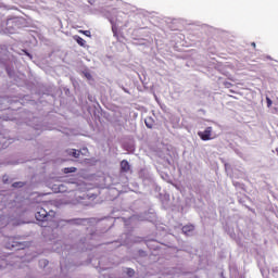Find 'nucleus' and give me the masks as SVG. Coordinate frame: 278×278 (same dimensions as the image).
I'll use <instances>...</instances> for the list:
<instances>
[{"label":"nucleus","mask_w":278,"mask_h":278,"mask_svg":"<svg viewBox=\"0 0 278 278\" xmlns=\"http://www.w3.org/2000/svg\"><path fill=\"white\" fill-rule=\"evenodd\" d=\"M35 218L36 220H39V223H49L55 218V212H48L45 207H38L35 214Z\"/></svg>","instance_id":"nucleus-1"},{"label":"nucleus","mask_w":278,"mask_h":278,"mask_svg":"<svg viewBox=\"0 0 278 278\" xmlns=\"http://www.w3.org/2000/svg\"><path fill=\"white\" fill-rule=\"evenodd\" d=\"M5 248L7 249H23V243L18 242L15 237H8L5 239Z\"/></svg>","instance_id":"nucleus-2"},{"label":"nucleus","mask_w":278,"mask_h":278,"mask_svg":"<svg viewBox=\"0 0 278 278\" xmlns=\"http://www.w3.org/2000/svg\"><path fill=\"white\" fill-rule=\"evenodd\" d=\"M198 136L204 142H207V140H212V127H206L204 131H199Z\"/></svg>","instance_id":"nucleus-3"},{"label":"nucleus","mask_w":278,"mask_h":278,"mask_svg":"<svg viewBox=\"0 0 278 278\" xmlns=\"http://www.w3.org/2000/svg\"><path fill=\"white\" fill-rule=\"evenodd\" d=\"M121 170L122 173H129V170H131V165H129L127 160H123L121 162Z\"/></svg>","instance_id":"nucleus-4"},{"label":"nucleus","mask_w":278,"mask_h":278,"mask_svg":"<svg viewBox=\"0 0 278 278\" xmlns=\"http://www.w3.org/2000/svg\"><path fill=\"white\" fill-rule=\"evenodd\" d=\"M74 40L79 45V47H86V41L80 36H74Z\"/></svg>","instance_id":"nucleus-5"},{"label":"nucleus","mask_w":278,"mask_h":278,"mask_svg":"<svg viewBox=\"0 0 278 278\" xmlns=\"http://www.w3.org/2000/svg\"><path fill=\"white\" fill-rule=\"evenodd\" d=\"M67 153L68 155H72V157H79V155H81V151L75 149L68 150Z\"/></svg>","instance_id":"nucleus-6"},{"label":"nucleus","mask_w":278,"mask_h":278,"mask_svg":"<svg viewBox=\"0 0 278 278\" xmlns=\"http://www.w3.org/2000/svg\"><path fill=\"white\" fill-rule=\"evenodd\" d=\"M63 173H64L65 175H68V173H77V167H65V168L63 169Z\"/></svg>","instance_id":"nucleus-7"},{"label":"nucleus","mask_w":278,"mask_h":278,"mask_svg":"<svg viewBox=\"0 0 278 278\" xmlns=\"http://www.w3.org/2000/svg\"><path fill=\"white\" fill-rule=\"evenodd\" d=\"M23 186H25V184H24V182H21V181L14 182V184L12 185L13 188H23Z\"/></svg>","instance_id":"nucleus-8"},{"label":"nucleus","mask_w":278,"mask_h":278,"mask_svg":"<svg viewBox=\"0 0 278 278\" xmlns=\"http://www.w3.org/2000/svg\"><path fill=\"white\" fill-rule=\"evenodd\" d=\"M149 121L151 119H146V126L148 127V129H153V124L149 123Z\"/></svg>","instance_id":"nucleus-9"},{"label":"nucleus","mask_w":278,"mask_h":278,"mask_svg":"<svg viewBox=\"0 0 278 278\" xmlns=\"http://www.w3.org/2000/svg\"><path fill=\"white\" fill-rule=\"evenodd\" d=\"M79 34H84V36L90 37V30H79Z\"/></svg>","instance_id":"nucleus-10"},{"label":"nucleus","mask_w":278,"mask_h":278,"mask_svg":"<svg viewBox=\"0 0 278 278\" xmlns=\"http://www.w3.org/2000/svg\"><path fill=\"white\" fill-rule=\"evenodd\" d=\"M182 229H184V231H191V229H193V227L192 226H190V227L185 226Z\"/></svg>","instance_id":"nucleus-11"},{"label":"nucleus","mask_w":278,"mask_h":278,"mask_svg":"<svg viewBox=\"0 0 278 278\" xmlns=\"http://www.w3.org/2000/svg\"><path fill=\"white\" fill-rule=\"evenodd\" d=\"M267 105H268V108H270V105H273V101H270L269 98H267Z\"/></svg>","instance_id":"nucleus-12"},{"label":"nucleus","mask_w":278,"mask_h":278,"mask_svg":"<svg viewBox=\"0 0 278 278\" xmlns=\"http://www.w3.org/2000/svg\"><path fill=\"white\" fill-rule=\"evenodd\" d=\"M62 188H64V185L59 186V192H62Z\"/></svg>","instance_id":"nucleus-13"},{"label":"nucleus","mask_w":278,"mask_h":278,"mask_svg":"<svg viewBox=\"0 0 278 278\" xmlns=\"http://www.w3.org/2000/svg\"><path fill=\"white\" fill-rule=\"evenodd\" d=\"M112 31H113L114 36H116V29L114 27H112Z\"/></svg>","instance_id":"nucleus-14"},{"label":"nucleus","mask_w":278,"mask_h":278,"mask_svg":"<svg viewBox=\"0 0 278 278\" xmlns=\"http://www.w3.org/2000/svg\"><path fill=\"white\" fill-rule=\"evenodd\" d=\"M3 181L4 184H8V179L5 178V176H3Z\"/></svg>","instance_id":"nucleus-15"},{"label":"nucleus","mask_w":278,"mask_h":278,"mask_svg":"<svg viewBox=\"0 0 278 278\" xmlns=\"http://www.w3.org/2000/svg\"><path fill=\"white\" fill-rule=\"evenodd\" d=\"M251 45H252L253 49H255V47H256L255 42H252Z\"/></svg>","instance_id":"nucleus-16"},{"label":"nucleus","mask_w":278,"mask_h":278,"mask_svg":"<svg viewBox=\"0 0 278 278\" xmlns=\"http://www.w3.org/2000/svg\"><path fill=\"white\" fill-rule=\"evenodd\" d=\"M128 275H134V270H129V271H128Z\"/></svg>","instance_id":"nucleus-17"},{"label":"nucleus","mask_w":278,"mask_h":278,"mask_svg":"<svg viewBox=\"0 0 278 278\" xmlns=\"http://www.w3.org/2000/svg\"><path fill=\"white\" fill-rule=\"evenodd\" d=\"M92 2V0H89V3H91Z\"/></svg>","instance_id":"nucleus-18"},{"label":"nucleus","mask_w":278,"mask_h":278,"mask_svg":"<svg viewBox=\"0 0 278 278\" xmlns=\"http://www.w3.org/2000/svg\"><path fill=\"white\" fill-rule=\"evenodd\" d=\"M92 2V0H89V3H91Z\"/></svg>","instance_id":"nucleus-19"}]
</instances>
